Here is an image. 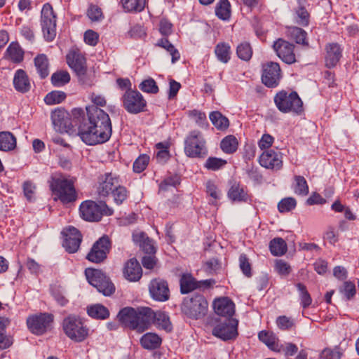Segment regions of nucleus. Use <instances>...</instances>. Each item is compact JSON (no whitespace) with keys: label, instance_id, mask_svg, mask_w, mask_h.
Masks as SVG:
<instances>
[{"label":"nucleus","instance_id":"obj_60","mask_svg":"<svg viewBox=\"0 0 359 359\" xmlns=\"http://www.w3.org/2000/svg\"><path fill=\"white\" fill-rule=\"evenodd\" d=\"M340 292L344 295L346 300H351L355 295V285L353 282L346 281L340 289Z\"/></svg>","mask_w":359,"mask_h":359},{"label":"nucleus","instance_id":"obj_41","mask_svg":"<svg viewBox=\"0 0 359 359\" xmlns=\"http://www.w3.org/2000/svg\"><path fill=\"white\" fill-rule=\"evenodd\" d=\"M215 53L220 62L227 63L231 58V47L226 43H219L215 46Z\"/></svg>","mask_w":359,"mask_h":359},{"label":"nucleus","instance_id":"obj_13","mask_svg":"<svg viewBox=\"0 0 359 359\" xmlns=\"http://www.w3.org/2000/svg\"><path fill=\"white\" fill-rule=\"evenodd\" d=\"M238 324L236 319H225L214 327L212 334L224 341L235 339L238 335Z\"/></svg>","mask_w":359,"mask_h":359},{"label":"nucleus","instance_id":"obj_43","mask_svg":"<svg viewBox=\"0 0 359 359\" xmlns=\"http://www.w3.org/2000/svg\"><path fill=\"white\" fill-rule=\"evenodd\" d=\"M210 119L215 127L220 130H226L229 126V119L217 111L210 114Z\"/></svg>","mask_w":359,"mask_h":359},{"label":"nucleus","instance_id":"obj_56","mask_svg":"<svg viewBox=\"0 0 359 359\" xmlns=\"http://www.w3.org/2000/svg\"><path fill=\"white\" fill-rule=\"evenodd\" d=\"M188 116L190 118L193 119L198 126L201 127H203L207 124L206 115L201 111L197 109L189 111Z\"/></svg>","mask_w":359,"mask_h":359},{"label":"nucleus","instance_id":"obj_34","mask_svg":"<svg viewBox=\"0 0 359 359\" xmlns=\"http://www.w3.org/2000/svg\"><path fill=\"white\" fill-rule=\"evenodd\" d=\"M198 288L197 281L191 274L184 273L180 278V290L182 293L186 294Z\"/></svg>","mask_w":359,"mask_h":359},{"label":"nucleus","instance_id":"obj_22","mask_svg":"<svg viewBox=\"0 0 359 359\" xmlns=\"http://www.w3.org/2000/svg\"><path fill=\"white\" fill-rule=\"evenodd\" d=\"M215 312L222 316H232L235 312V304L228 297H221L214 301Z\"/></svg>","mask_w":359,"mask_h":359},{"label":"nucleus","instance_id":"obj_16","mask_svg":"<svg viewBox=\"0 0 359 359\" xmlns=\"http://www.w3.org/2000/svg\"><path fill=\"white\" fill-rule=\"evenodd\" d=\"M119 183L120 180L118 175L112 172H106L98 178L97 194L102 197L108 196Z\"/></svg>","mask_w":359,"mask_h":359},{"label":"nucleus","instance_id":"obj_50","mask_svg":"<svg viewBox=\"0 0 359 359\" xmlns=\"http://www.w3.org/2000/svg\"><path fill=\"white\" fill-rule=\"evenodd\" d=\"M66 98V94L62 91L55 90L48 93L44 102L49 105L57 104L62 102Z\"/></svg>","mask_w":359,"mask_h":359},{"label":"nucleus","instance_id":"obj_35","mask_svg":"<svg viewBox=\"0 0 359 359\" xmlns=\"http://www.w3.org/2000/svg\"><path fill=\"white\" fill-rule=\"evenodd\" d=\"M34 65L41 79L46 78L49 74V63L48 57L44 54H40L34 58Z\"/></svg>","mask_w":359,"mask_h":359},{"label":"nucleus","instance_id":"obj_21","mask_svg":"<svg viewBox=\"0 0 359 359\" xmlns=\"http://www.w3.org/2000/svg\"><path fill=\"white\" fill-rule=\"evenodd\" d=\"M259 163L262 166L269 169L279 170L282 168L283 161L280 154L273 150H269L262 153L259 156Z\"/></svg>","mask_w":359,"mask_h":359},{"label":"nucleus","instance_id":"obj_64","mask_svg":"<svg viewBox=\"0 0 359 359\" xmlns=\"http://www.w3.org/2000/svg\"><path fill=\"white\" fill-rule=\"evenodd\" d=\"M83 37L86 43L92 46H96L99 41V34L92 29L86 31Z\"/></svg>","mask_w":359,"mask_h":359},{"label":"nucleus","instance_id":"obj_30","mask_svg":"<svg viewBox=\"0 0 359 359\" xmlns=\"http://www.w3.org/2000/svg\"><path fill=\"white\" fill-rule=\"evenodd\" d=\"M17 140L14 135L8 131L0 132V150L10 151L16 147Z\"/></svg>","mask_w":359,"mask_h":359},{"label":"nucleus","instance_id":"obj_26","mask_svg":"<svg viewBox=\"0 0 359 359\" xmlns=\"http://www.w3.org/2000/svg\"><path fill=\"white\" fill-rule=\"evenodd\" d=\"M259 339L263 342L271 351L280 353L282 344L278 337L272 332L262 330L258 334Z\"/></svg>","mask_w":359,"mask_h":359},{"label":"nucleus","instance_id":"obj_53","mask_svg":"<svg viewBox=\"0 0 359 359\" xmlns=\"http://www.w3.org/2000/svg\"><path fill=\"white\" fill-rule=\"evenodd\" d=\"M296 287L300 293L301 304L304 308H307L311 304L312 299L306 286L302 283H297Z\"/></svg>","mask_w":359,"mask_h":359},{"label":"nucleus","instance_id":"obj_28","mask_svg":"<svg viewBox=\"0 0 359 359\" xmlns=\"http://www.w3.org/2000/svg\"><path fill=\"white\" fill-rule=\"evenodd\" d=\"M5 57L14 63L23 60L24 51L17 42H12L6 49Z\"/></svg>","mask_w":359,"mask_h":359},{"label":"nucleus","instance_id":"obj_33","mask_svg":"<svg viewBox=\"0 0 359 359\" xmlns=\"http://www.w3.org/2000/svg\"><path fill=\"white\" fill-rule=\"evenodd\" d=\"M133 241L140 244V248L147 254L155 252V248L152 240L149 239L145 233H139L133 234Z\"/></svg>","mask_w":359,"mask_h":359},{"label":"nucleus","instance_id":"obj_3","mask_svg":"<svg viewBox=\"0 0 359 359\" xmlns=\"http://www.w3.org/2000/svg\"><path fill=\"white\" fill-rule=\"evenodd\" d=\"M276 106L283 113L292 112L300 114L303 111V103L296 92H278L274 97Z\"/></svg>","mask_w":359,"mask_h":359},{"label":"nucleus","instance_id":"obj_25","mask_svg":"<svg viewBox=\"0 0 359 359\" xmlns=\"http://www.w3.org/2000/svg\"><path fill=\"white\" fill-rule=\"evenodd\" d=\"M325 65L328 68L336 66L341 57L342 50L337 43H331L326 46Z\"/></svg>","mask_w":359,"mask_h":359},{"label":"nucleus","instance_id":"obj_58","mask_svg":"<svg viewBox=\"0 0 359 359\" xmlns=\"http://www.w3.org/2000/svg\"><path fill=\"white\" fill-rule=\"evenodd\" d=\"M296 200L294 198L288 197L282 199L278 203V208L280 212H285L293 210L296 207Z\"/></svg>","mask_w":359,"mask_h":359},{"label":"nucleus","instance_id":"obj_14","mask_svg":"<svg viewBox=\"0 0 359 359\" xmlns=\"http://www.w3.org/2000/svg\"><path fill=\"white\" fill-rule=\"evenodd\" d=\"M111 248V243L107 236H102L93 245L86 256L88 260L94 263H101L107 257Z\"/></svg>","mask_w":359,"mask_h":359},{"label":"nucleus","instance_id":"obj_20","mask_svg":"<svg viewBox=\"0 0 359 359\" xmlns=\"http://www.w3.org/2000/svg\"><path fill=\"white\" fill-rule=\"evenodd\" d=\"M149 292L152 298L160 302L169 299V288L166 281L161 279H154L149 284Z\"/></svg>","mask_w":359,"mask_h":359},{"label":"nucleus","instance_id":"obj_9","mask_svg":"<svg viewBox=\"0 0 359 359\" xmlns=\"http://www.w3.org/2000/svg\"><path fill=\"white\" fill-rule=\"evenodd\" d=\"M67 62L76 72L80 82L84 85H91V81L87 78L86 60L79 50L72 49L67 55Z\"/></svg>","mask_w":359,"mask_h":359},{"label":"nucleus","instance_id":"obj_40","mask_svg":"<svg viewBox=\"0 0 359 359\" xmlns=\"http://www.w3.org/2000/svg\"><path fill=\"white\" fill-rule=\"evenodd\" d=\"M269 249L274 256H282L287 252V246L282 238H275L270 241Z\"/></svg>","mask_w":359,"mask_h":359},{"label":"nucleus","instance_id":"obj_23","mask_svg":"<svg viewBox=\"0 0 359 359\" xmlns=\"http://www.w3.org/2000/svg\"><path fill=\"white\" fill-rule=\"evenodd\" d=\"M124 277L129 281H137L142 276V270L140 263L135 259L128 260L123 268Z\"/></svg>","mask_w":359,"mask_h":359},{"label":"nucleus","instance_id":"obj_37","mask_svg":"<svg viewBox=\"0 0 359 359\" xmlns=\"http://www.w3.org/2000/svg\"><path fill=\"white\" fill-rule=\"evenodd\" d=\"M238 147L237 138L232 135L226 136L220 143L222 150L228 154H233L236 151Z\"/></svg>","mask_w":359,"mask_h":359},{"label":"nucleus","instance_id":"obj_47","mask_svg":"<svg viewBox=\"0 0 359 359\" xmlns=\"http://www.w3.org/2000/svg\"><path fill=\"white\" fill-rule=\"evenodd\" d=\"M156 46L161 47L166 50L172 56V62L175 63L180 58L179 51L175 46L168 40L167 38H162L158 41Z\"/></svg>","mask_w":359,"mask_h":359},{"label":"nucleus","instance_id":"obj_8","mask_svg":"<svg viewBox=\"0 0 359 359\" xmlns=\"http://www.w3.org/2000/svg\"><path fill=\"white\" fill-rule=\"evenodd\" d=\"M85 275L88 283L104 295L109 296L114 292V284L102 271L88 268L86 269Z\"/></svg>","mask_w":359,"mask_h":359},{"label":"nucleus","instance_id":"obj_27","mask_svg":"<svg viewBox=\"0 0 359 359\" xmlns=\"http://www.w3.org/2000/svg\"><path fill=\"white\" fill-rule=\"evenodd\" d=\"M13 84L16 90L21 93H26L30 89V83L26 72L22 69L16 71Z\"/></svg>","mask_w":359,"mask_h":359},{"label":"nucleus","instance_id":"obj_52","mask_svg":"<svg viewBox=\"0 0 359 359\" xmlns=\"http://www.w3.org/2000/svg\"><path fill=\"white\" fill-rule=\"evenodd\" d=\"M111 194L113 196L114 202L117 205H121L127 199L128 191L125 187L119 183Z\"/></svg>","mask_w":359,"mask_h":359},{"label":"nucleus","instance_id":"obj_1","mask_svg":"<svg viewBox=\"0 0 359 359\" xmlns=\"http://www.w3.org/2000/svg\"><path fill=\"white\" fill-rule=\"evenodd\" d=\"M88 119L79 127L78 135L88 145L102 144L109 140L112 128L109 115L97 107L87 109Z\"/></svg>","mask_w":359,"mask_h":359},{"label":"nucleus","instance_id":"obj_2","mask_svg":"<svg viewBox=\"0 0 359 359\" xmlns=\"http://www.w3.org/2000/svg\"><path fill=\"white\" fill-rule=\"evenodd\" d=\"M48 183L55 196V200L58 199L62 203H69L76 201L77 196L74 178L56 172L50 176Z\"/></svg>","mask_w":359,"mask_h":359},{"label":"nucleus","instance_id":"obj_63","mask_svg":"<svg viewBox=\"0 0 359 359\" xmlns=\"http://www.w3.org/2000/svg\"><path fill=\"white\" fill-rule=\"evenodd\" d=\"M341 355L342 353L340 352L338 347L334 349L325 348L320 354V358L323 359H340Z\"/></svg>","mask_w":359,"mask_h":359},{"label":"nucleus","instance_id":"obj_7","mask_svg":"<svg viewBox=\"0 0 359 359\" xmlns=\"http://www.w3.org/2000/svg\"><path fill=\"white\" fill-rule=\"evenodd\" d=\"M81 217L89 222L99 221L102 215H111L113 210L104 202L96 203L93 201H83L79 208Z\"/></svg>","mask_w":359,"mask_h":359},{"label":"nucleus","instance_id":"obj_59","mask_svg":"<svg viewBox=\"0 0 359 359\" xmlns=\"http://www.w3.org/2000/svg\"><path fill=\"white\" fill-rule=\"evenodd\" d=\"M226 164V161L216 158V157H209L205 163V167L208 170H217L222 167H224Z\"/></svg>","mask_w":359,"mask_h":359},{"label":"nucleus","instance_id":"obj_24","mask_svg":"<svg viewBox=\"0 0 359 359\" xmlns=\"http://www.w3.org/2000/svg\"><path fill=\"white\" fill-rule=\"evenodd\" d=\"M137 314V309H135L132 307H125L118 312L117 318L124 326L133 330H135Z\"/></svg>","mask_w":359,"mask_h":359},{"label":"nucleus","instance_id":"obj_12","mask_svg":"<svg viewBox=\"0 0 359 359\" xmlns=\"http://www.w3.org/2000/svg\"><path fill=\"white\" fill-rule=\"evenodd\" d=\"M123 106L130 114L143 111L147 102L137 90H128L122 96Z\"/></svg>","mask_w":359,"mask_h":359},{"label":"nucleus","instance_id":"obj_18","mask_svg":"<svg viewBox=\"0 0 359 359\" xmlns=\"http://www.w3.org/2000/svg\"><path fill=\"white\" fill-rule=\"evenodd\" d=\"M273 47L277 55L285 63L292 64L296 62L294 53V46L292 43L278 39L275 41Z\"/></svg>","mask_w":359,"mask_h":359},{"label":"nucleus","instance_id":"obj_31","mask_svg":"<svg viewBox=\"0 0 359 359\" xmlns=\"http://www.w3.org/2000/svg\"><path fill=\"white\" fill-rule=\"evenodd\" d=\"M161 338L155 333L148 332L144 334L140 339L142 346L148 350H153L158 348L161 344Z\"/></svg>","mask_w":359,"mask_h":359},{"label":"nucleus","instance_id":"obj_4","mask_svg":"<svg viewBox=\"0 0 359 359\" xmlns=\"http://www.w3.org/2000/svg\"><path fill=\"white\" fill-rule=\"evenodd\" d=\"M184 151L189 158H203L208 154L206 141L201 132L194 130L184 139Z\"/></svg>","mask_w":359,"mask_h":359},{"label":"nucleus","instance_id":"obj_38","mask_svg":"<svg viewBox=\"0 0 359 359\" xmlns=\"http://www.w3.org/2000/svg\"><path fill=\"white\" fill-rule=\"evenodd\" d=\"M67 118V113L63 109H57L51 113L52 123L58 130H62L66 127Z\"/></svg>","mask_w":359,"mask_h":359},{"label":"nucleus","instance_id":"obj_6","mask_svg":"<svg viewBox=\"0 0 359 359\" xmlns=\"http://www.w3.org/2000/svg\"><path fill=\"white\" fill-rule=\"evenodd\" d=\"M62 329L65 334L75 342H81L88 336V328L82 320L74 316H69L62 321Z\"/></svg>","mask_w":359,"mask_h":359},{"label":"nucleus","instance_id":"obj_62","mask_svg":"<svg viewBox=\"0 0 359 359\" xmlns=\"http://www.w3.org/2000/svg\"><path fill=\"white\" fill-rule=\"evenodd\" d=\"M276 325L279 329L287 330L294 325V322L289 317L281 316L276 319Z\"/></svg>","mask_w":359,"mask_h":359},{"label":"nucleus","instance_id":"obj_61","mask_svg":"<svg viewBox=\"0 0 359 359\" xmlns=\"http://www.w3.org/2000/svg\"><path fill=\"white\" fill-rule=\"evenodd\" d=\"M239 266L243 274L250 278L252 276L251 265L247 256L242 254L239 257Z\"/></svg>","mask_w":359,"mask_h":359},{"label":"nucleus","instance_id":"obj_19","mask_svg":"<svg viewBox=\"0 0 359 359\" xmlns=\"http://www.w3.org/2000/svg\"><path fill=\"white\" fill-rule=\"evenodd\" d=\"M154 316V311L151 308H137L135 331L139 333H142L149 329L150 325L152 324Z\"/></svg>","mask_w":359,"mask_h":359},{"label":"nucleus","instance_id":"obj_55","mask_svg":"<svg viewBox=\"0 0 359 359\" xmlns=\"http://www.w3.org/2000/svg\"><path fill=\"white\" fill-rule=\"evenodd\" d=\"M139 88L141 90L147 93L156 94L158 92V87L156 81L151 78L143 81L140 84Z\"/></svg>","mask_w":359,"mask_h":359},{"label":"nucleus","instance_id":"obj_54","mask_svg":"<svg viewBox=\"0 0 359 359\" xmlns=\"http://www.w3.org/2000/svg\"><path fill=\"white\" fill-rule=\"evenodd\" d=\"M150 158L147 154L140 155L133 163V170L135 172L140 173L147 167Z\"/></svg>","mask_w":359,"mask_h":359},{"label":"nucleus","instance_id":"obj_44","mask_svg":"<svg viewBox=\"0 0 359 359\" xmlns=\"http://www.w3.org/2000/svg\"><path fill=\"white\" fill-rule=\"evenodd\" d=\"M206 194L210 197L209 203L217 205V201L220 200L222 194L217 186L212 181H208L205 184Z\"/></svg>","mask_w":359,"mask_h":359},{"label":"nucleus","instance_id":"obj_57","mask_svg":"<svg viewBox=\"0 0 359 359\" xmlns=\"http://www.w3.org/2000/svg\"><path fill=\"white\" fill-rule=\"evenodd\" d=\"M275 271L281 276H287L292 271L290 265L284 260L278 259L275 262Z\"/></svg>","mask_w":359,"mask_h":359},{"label":"nucleus","instance_id":"obj_45","mask_svg":"<svg viewBox=\"0 0 359 359\" xmlns=\"http://www.w3.org/2000/svg\"><path fill=\"white\" fill-rule=\"evenodd\" d=\"M121 3L127 12H140L145 7L146 0H121Z\"/></svg>","mask_w":359,"mask_h":359},{"label":"nucleus","instance_id":"obj_29","mask_svg":"<svg viewBox=\"0 0 359 359\" xmlns=\"http://www.w3.org/2000/svg\"><path fill=\"white\" fill-rule=\"evenodd\" d=\"M155 316L152 323L155 325L158 329L165 330L167 332H170L172 330V325L168 315L163 311H158L154 312Z\"/></svg>","mask_w":359,"mask_h":359},{"label":"nucleus","instance_id":"obj_51","mask_svg":"<svg viewBox=\"0 0 359 359\" xmlns=\"http://www.w3.org/2000/svg\"><path fill=\"white\" fill-rule=\"evenodd\" d=\"M238 57L245 61H248L252 55V50L250 43L243 42L239 44L236 48Z\"/></svg>","mask_w":359,"mask_h":359},{"label":"nucleus","instance_id":"obj_15","mask_svg":"<svg viewBox=\"0 0 359 359\" xmlns=\"http://www.w3.org/2000/svg\"><path fill=\"white\" fill-rule=\"evenodd\" d=\"M281 79V70L279 64L267 62L262 65V83L269 88L276 87Z\"/></svg>","mask_w":359,"mask_h":359},{"label":"nucleus","instance_id":"obj_48","mask_svg":"<svg viewBox=\"0 0 359 359\" xmlns=\"http://www.w3.org/2000/svg\"><path fill=\"white\" fill-rule=\"evenodd\" d=\"M70 81V75L67 71L60 70L53 73L51 76V83L55 87H61L68 83Z\"/></svg>","mask_w":359,"mask_h":359},{"label":"nucleus","instance_id":"obj_11","mask_svg":"<svg viewBox=\"0 0 359 359\" xmlns=\"http://www.w3.org/2000/svg\"><path fill=\"white\" fill-rule=\"evenodd\" d=\"M54 316L49 313H40L27 318V325L29 330L34 334L41 335L52 327Z\"/></svg>","mask_w":359,"mask_h":359},{"label":"nucleus","instance_id":"obj_46","mask_svg":"<svg viewBox=\"0 0 359 359\" xmlns=\"http://www.w3.org/2000/svg\"><path fill=\"white\" fill-rule=\"evenodd\" d=\"M294 192L299 196H306L309 194V186L306 179L303 176H294Z\"/></svg>","mask_w":359,"mask_h":359},{"label":"nucleus","instance_id":"obj_17","mask_svg":"<svg viewBox=\"0 0 359 359\" xmlns=\"http://www.w3.org/2000/svg\"><path fill=\"white\" fill-rule=\"evenodd\" d=\"M65 239L62 243L63 247L69 253L76 252L82 241V236L79 231L73 226H69L62 231Z\"/></svg>","mask_w":359,"mask_h":359},{"label":"nucleus","instance_id":"obj_10","mask_svg":"<svg viewBox=\"0 0 359 359\" xmlns=\"http://www.w3.org/2000/svg\"><path fill=\"white\" fill-rule=\"evenodd\" d=\"M41 25L46 40L52 41L56 36V15L48 3L45 4L42 8Z\"/></svg>","mask_w":359,"mask_h":359},{"label":"nucleus","instance_id":"obj_5","mask_svg":"<svg viewBox=\"0 0 359 359\" xmlns=\"http://www.w3.org/2000/svg\"><path fill=\"white\" fill-rule=\"evenodd\" d=\"M208 304L202 294H194L184 299L181 310L188 318L200 319L204 317L208 311Z\"/></svg>","mask_w":359,"mask_h":359},{"label":"nucleus","instance_id":"obj_49","mask_svg":"<svg viewBox=\"0 0 359 359\" xmlns=\"http://www.w3.org/2000/svg\"><path fill=\"white\" fill-rule=\"evenodd\" d=\"M290 36L297 43L308 46L309 43L306 40V32L301 28L294 27L290 30Z\"/></svg>","mask_w":359,"mask_h":359},{"label":"nucleus","instance_id":"obj_42","mask_svg":"<svg viewBox=\"0 0 359 359\" xmlns=\"http://www.w3.org/2000/svg\"><path fill=\"white\" fill-rule=\"evenodd\" d=\"M231 4L228 0H219L215 7V14L221 20H227L231 16Z\"/></svg>","mask_w":359,"mask_h":359},{"label":"nucleus","instance_id":"obj_39","mask_svg":"<svg viewBox=\"0 0 359 359\" xmlns=\"http://www.w3.org/2000/svg\"><path fill=\"white\" fill-rule=\"evenodd\" d=\"M87 313L90 317L96 319L104 320L109 316L108 309L99 304L89 306L87 309Z\"/></svg>","mask_w":359,"mask_h":359},{"label":"nucleus","instance_id":"obj_32","mask_svg":"<svg viewBox=\"0 0 359 359\" xmlns=\"http://www.w3.org/2000/svg\"><path fill=\"white\" fill-rule=\"evenodd\" d=\"M228 196L233 201L238 202H247L249 198L247 190L239 184L231 186Z\"/></svg>","mask_w":359,"mask_h":359},{"label":"nucleus","instance_id":"obj_36","mask_svg":"<svg viewBox=\"0 0 359 359\" xmlns=\"http://www.w3.org/2000/svg\"><path fill=\"white\" fill-rule=\"evenodd\" d=\"M8 318L0 317V348L6 349L13 344V339L6 335V327L9 325Z\"/></svg>","mask_w":359,"mask_h":359}]
</instances>
